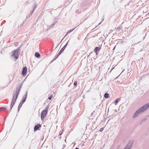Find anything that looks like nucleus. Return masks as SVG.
Returning a JSON list of instances; mask_svg holds the SVG:
<instances>
[{"instance_id":"3","label":"nucleus","mask_w":149,"mask_h":149,"mask_svg":"<svg viewBox=\"0 0 149 149\" xmlns=\"http://www.w3.org/2000/svg\"><path fill=\"white\" fill-rule=\"evenodd\" d=\"M20 49L19 48L14 50L12 52L13 53L12 56H14L16 59H17L19 56V53L20 52Z\"/></svg>"},{"instance_id":"15","label":"nucleus","mask_w":149,"mask_h":149,"mask_svg":"<svg viewBox=\"0 0 149 149\" xmlns=\"http://www.w3.org/2000/svg\"><path fill=\"white\" fill-rule=\"evenodd\" d=\"M120 100V99L119 98H117L116 100H115V104L116 105L117 104L118 102V101Z\"/></svg>"},{"instance_id":"8","label":"nucleus","mask_w":149,"mask_h":149,"mask_svg":"<svg viewBox=\"0 0 149 149\" xmlns=\"http://www.w3.org/2000/svg\"><path fill=\"white\" fill-rule=\"evenodd\" d=\"M69 42V40L68 42L66 43V44L62 48V49H61V50L59 51V52L61 54L62 53V52L65 49L67 46L68 42Z\"/></svg>"},{"instance_id":"32","label":"nucleus","mask_w":149,"mask_h":149,"mask_svg":"<svg viewBox=\"0 0 149 149\" xmlns=\"http://www.w3.org/2000/svg\"><path fill=\"white\" fill-rule=\"evenodd\" d=\"M64 38V37L62 39V40H61V41L60 42H61L63 40V39Z\"/></svg>"},{"instance_id":"25","label":"nucleus","mask_w":149,"mask_h":149,"mask_svg":"<svg viewBox=\"0 0 149 149\" xmlns=\"http://www.w3.org/2000/svg\"><path fill=\"white\" fill-rule=\"evenodd\" d=\"M69 33L67 32L66 34V35H65V36L64 37V38H65V36H66L68 34H69Z\"/></svg>"},{"instance_id":"35","label":"nucleus","mask_w":149,"mask_h":149,"mask_svg":"<svg viewBox=\"0 0 149 149\" xmlns=\"http://www.w3.org/2000/svg\"><path fill=\"white\" fill-rule=\"evenodd\" d=\"M75 149H79V148H76Z\"/></svg>"},{"instance_id":"4","label":"nucleus","mask_w":149,"mask_h":149,"mask_svg":"<svg viewBox=\"0 0 149 149\" xmlns=\"http://www.w3.org/2000/svg\"><path fill=\"white\" fill-rule=\"evenodd\" d=\"M47 110H43L41 113L40 116L41 119L42 120L45 117L47 113Z\"/></svg>"},{"instance_id":"18","label":"nucleus","mask_w":149,"mask_h":149,"mask_svg":"<svg viewBox=\"0 0 149 149\" xmlns=\"http://www.w3.org/2000/svg\"><path fill=\"white\" fill-rule=\"evenodd\" d=\"M122 29V26H118L117 28V29L118 30V31H120V30L121 29Z\"/></svg>"},{"instance_id":"1","label":"nucleus","mask_w":149,"mask_h":149,"mask_svg":"<svg viewBox=\"0 0 149 149\" xmlns=\"http://www.w3.org/2000/svg\"><path fill=\"white\" fill-rule=\"evenodd\" d=\"M21 86L22 85L17 87L15 93H14L13 95L11 102L10 105V111L16 102V100L17 99L20 91V89L21 88Z\"/></svg>"},{"instance_id":"7","label":"nucleus","mask_w":149,"mask_h":149,"mask_svg":"<svg viewBox=\"0 0 149 149\" xmlns=\"http://www.w3.org/2000/svg\"><path fill=\"white\" fill-rule=\"evenodd\" d=\"M27 71V68L26 67H24L22 71V74L23 76L25 75Z\"/></svg>"},{"instance_id":"34","label":"nucleus","mask_w":149,"mask_h":149,"mask_svg":"<svg viewBox=\"0 0 149 149\" xmlns=\"http://www.w3.org/2000/svg\"><path fill=\"white\" fill-rule=\"evenodd\" d=\"M93 112H92V113H91V115H93Z\"/></svg>"},{"instance_id":"30","label":"nucleus","mask_w":149,"mask_h":149,"mask_svg":"<svg viewBox=\"0 0 149 149\" xmlns=\"http://www.w3.org/2000/svg\"><path fill=\"white\" fill-rule=\"evenodd\" d=\"M103 19H103V20H102V21L99 24V25H100L101 23L103 21Z\"/></svg>"},{"instance_id":"17","label":"nucleus","mask_w":149,"mask_h":149,"mask_svg":"<svg viewBox=\"0 0 149 149\" xmlns=\"http://www.w3.org/2000/svg\"><path fill=\"white\" fill-rule=\"evenodd\" d=\"M76 28H73V29H70V30H69V31H68L67 32L69 33H70L71 32H72L73 31L74 29Z\"/></svg>"},{"instance_id":"11","label":"nucleus","mask_w":149,"mask_h":149,"mask_svg":"<svg viewBox=\"0 0 149 149\" xmlns=\"http://www.w3.org/2000/svg\"><path fill=\"white\" fill-rule=\"evenodd\" d=\"M100 49V48L99 47H96L94 49V51L96 54H98L97 52L99 51Z\"/></svg>"},{"instance_id":"29","label":"nucleus","mask_w":149,"mask_h":149,"mask_svg":"<svg viewBox=\"0 0 149 149\" xmlns=\"http://www.w3.org/2000/svg\"><path fill=\"white\" fill-rule=\"evenodd\" d=\"M55 23H54L53 24H52V26H54L55 25Z\"/></svg>"},{"instance_id":"6","label":"nucleus","mask_w":149,"mask_h":149,"mask_svg":"<svg viewBox=\"0 0 149 149\" xmlns=\"http://www.w3.org/2000/svg\"><path fill=\"white\" fill-rule=\"evenodd\" d=\"M132 145V142H130L125 148L124 149H130Z\"/></svg>"},{"instance_id":"33","label":"nucleus","mask_w":149,"mask_h":149,"mask_svg":"<svg viewBox=\"0 0 149 149\" xmlns=\"http://www.w3.org/2000/svg\"><path fill=\"white\" fill-rule=\"evenodd\" d=\"M114 68V67H113L111 69V71Z\"/></svg>"},{"instance_id":"20","label":"nucleus","mask_w":149,"mask_h":149,"mask_svg":"<svg viewBox=\"0 0 149 149\" xmlns=\"http://www.w3.org/2000/svg\"><path fill=\"white\" fill-rule=\"evenodd\" d=\"M52 97V95H50V96L48 97V99L50 100H51Z\"/></svg>"},{"instance_id":"36","label":"nucleus","mask_w":149,"mask_h":149,"mask_svg":"<svg viewBox=\"0 0 149 149\" xmlns=\"http://www.w3.org/2000/svg\"><path fill=\"white\" fill-rule=\"evenodd\" d=\"M61 136H59V138L60 139H61Z\"/></svg>"},{"instance_id":"31","label":"nucleus","mask_w":149,"mask_h":149,"mask_svg":"<svg viewBox=\"0 0 149 149\" xmlns=\"http://www.w3.org/2000/svg\"><path fill=\"white\" fill-rule=\"evenodd\" d=\"M116 46H115L113 48V50H114V49H115V48Z\"/></svg>"},{"instance_id":"12","label":"nucleus","mask_w":149,"mask_h":149,"mask_svg":"<svg viewBox=\"0 0 149 149\" xmlns=\"http://www.w3.org/2000/svg\"><path fill=\"white\" fill-rule=\"evenodd\" d=\"M61 54V53H60L59 52H58V54L56 56H55L54 57V58L52 61L51 62V63H52L53 61L55 60Z\"/></svg>"},{"instance_id":"2","label":"nucleus","mask_w":149,"mask_h":149,"mask_svg":"<svg viewBox=\"0 0 149 149\" xmlns=\"http://www.w3.org/2000/svg\"><path fill=\"white\" fill-rule=\"evenodd\" d=\"M149 107V103H147L139 108L134 113L133 118L137 117L139 114L143 113Z\"/></svg>"},{"instance_id":"23","label":"nucleus","mask_w":149,"mask_h":149,"mask_svg":"<svg viewBox=\"0 0 149 149\" xmlns=\"http://www.w3.org/2000/svg\"><path fill=\"white\" fill-rule=\"evenodd\" d=\"M21 107H18V112H19V110H20V108Z\"/></svg>"},{"instance_id":"14","label":"nucleus","mask_w":149,"mask_h":149,"mask_svg":"<svg viewBox=\"0 0 149 149\" xmlns=\"http://www.w3.org/2000/svg\"><path fill=\"white\" fill-rule=\"evenodd\" d=\"M109 94L106 93L104 94V97L106 98H108L109 97Z\"/></svg>"},{"instance_id":"19","label":"nucleus","mask_w":149,"mask_h":149,"mask_svg":"<svg viewBox=\"0 0 149 149\" xmlns=\"http://www.w3.org/2000/svg\"><path fill=\"white\" fill-rule=\"evenodd\" d=\"M77 84V81H75L74 82V85L75 86H76Z\"/></svg>"},{"instance_id":"22","label":"nucleus","mask_w":149,"mask_h":149,"mask_svg":"<svg viewBox=\"0 0 149 149\" xmlns=\"http://www.w3.org/2000/svg\"><path fill=\"white\" fill-rule=\"evenodd\" d=\"M147 120V119L146 118H145L143 119L142 120V122H145V121H146V120Z\"/></svg>"},{"instance_id":"26","label":"nucleus","mask_w":149,"mask_h":149,"mask_svg":"<svg viewBox=\"0 0 149 149\" xmlns=\"http://www.w3.org/2000/svg\"><path fill=\"white\" fill-rule=\"evenodd\" d=\"M24 103V102H22V101L20 102L19 103L21 104L22 105Z\"/></svg>"},{"instance_id":"13","label":"nucleus","mask_w":149,"mask_h":149,"mask_svg":"<svg viewBox=\"0 0 149 149\" xmlns=\"http://www.w3.org/2000/svg\"><path fill=\"white\" fill-rule=\"evenodd\" d=\"M35 56L37 58H39L40 55L39 53L38 52H36L35 53Z\"/></svg>"},{"instance_id":"16","label":"nucleus","mask_w":149,"mask_h":149,"mask_svg":"<svg viewBox=\"0 0 149 149\" xmlns=\"http://www.w3.org/2000/svg\"><path fill=\"white\" fill-rule=\"evenodd\" d=\"M2 110H4L5 111H6L7 110V109L5 107H0V111H1Z\"/></svg>"},{"instance_id":"27","label":"nucleus","mask_w":149,"mask_h":149,"mask_svg":"<svg viewBox=\"0 0 149 149\" xmlns=\"http://www.w3.org/2000/svg\"><path fill=\"white\" fill-rule=\"evenodd\" d=\"M62 132H61V133H60L59 135L60 136V135H61L62 134Z\"/></svg>"},{"instance_id":"38","label":"nucleus","mask_w":149,"mask_h":149,"mask_svg":"<svg viewBox=\"0 0 149 149\" xmlns=\"http://www.w3.org/2000/svg\"><path fill=\"white\" fill-rule=\"evenodd\" d=\"M148 14H149V13H148Z\"/></svg>"},{"instance_id":"9","label":"nucleus","mask_w":149,"mask_h":149,"mask_svg":"<svg viewBox=\"0 0 149 149\" xmlns=\"http://www.w3.org/2000/svg\"><path fill=\"white\" fill-rule=\"evenodd\" d=\"M36 3H34V7L33 8V10L30 13V14L29 15V17H30L31 16L32 14L34 12V11L35 10L36 8Z\"/></svg>"},{"instance_id":"21","label":"nucleus","mask_w":149,"mask_h":149,"mask_svg":"<svg viewBox=\"0 0 149 149\" xmlns=\"http://www.w3.org/2000/svg\"><path fill=\"white\" fill-rule=\"evenodd\" d=\"M104 129V127L101 128L100 130V132H102L103 131Z\"/></svg>"},{"instance_id":"24","label":"nucleus","mask_w":149,"mask_h":149,"mask_svg":"<svg viewBox=\"0 0 149 149\" xmlns=\"http://www.w3.org/2000/svg\"><path fill=\"white\" fill-rule=\"evenodd\" d=\"M22 104H20L19 103V105L18 106L19 107H21L22 106Z\"/></svg>"},{"instance_id":"28","label":"nucleus","mask_w":149,"mask_h":149,"mask_svg":"<svg viewBox=\"0 0 149 149\" xmlns=\"http://www.w3.org/2000/svg\"><path fill=\"white\" fill-rule=\"evenodd\" d=\"M48 108H49V107H48L47 106L46 107V109H46V110H47V109H48Z\"/></svg>"},{"instance_id":"39","label":"nucleus","mask_w":149,"mask_h":149,"mask_svg":"<svg viewBox=\"0 0 149 149\" xmlns=\"http://www.w3.org/2000/svg\"><path fill=\"white\" fill-rule=\"evenodd\" d=\"M1 132L0 131V132Z\"/></svg>"},{"instance_id":"37","label":"nucleus","mask_w":149,"mask_h":149,"mask_svg":"<svg viewBox=\"0 0 149 149\" xmlns=\"http://www.w3.org/2000/svg\"><path fill=\"white\" fill-rule=\"evenodd\" d=\"M86 18L85 19V20H86Z\"/></svg>"},{"instance_id":"5","label":"nucleus","mask_w":149,"mask_h":149,"mask_svg":"<svg viewBox=\"0 0 149 149\" xmlns=\"http://www.w3.org/2000/svg\"><path fill=\"white\" fill-rule=\"evenodd\" d=\"M41 127V125L39 124L35 125L34 129V131L35 132L37 130H39L40 128Z\"/></svg>"},{"instance_id":"10","label":"nucleus","mask_w":149,"mask_h":149,"mask_svg":"<svg viewBox=\"0 0 149 149\" xmlns=\"http://www.w3.org/2000/svg\"><path fill=\"white\" fill-rule=\"evenodd\" d=\"M27 92H26L25 94L23 97L22 100L23 102H25L27 96Z\"/></svg>"}]
</instances>
